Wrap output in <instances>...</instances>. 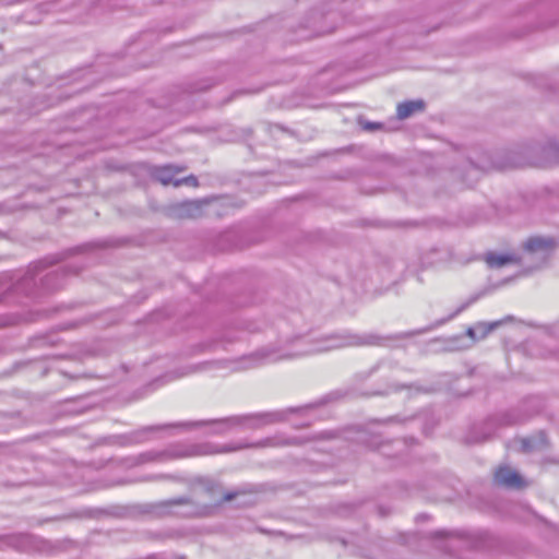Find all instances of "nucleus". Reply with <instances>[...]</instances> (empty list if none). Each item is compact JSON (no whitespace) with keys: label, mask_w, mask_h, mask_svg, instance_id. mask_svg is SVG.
Instances as JSON below:
<instances>
[{"label":"nucleus","mask_w":559,"mask_h":559,"mask_svg":"<svg viewBox=\"0 0 559 559\" xmlns=\"http://www.w3.org/2000/svg\"><path fill=\"white\" fill-rule=\"evenodd\" d=\"M373 337L372 336H358V335H346L342 337H331L328 338L319 346H316L312 349L306 350V352H295V353H285V354H278L277 352L273 349H261L254 353L249 359L250 362L247 365V367H257L266 362H275L282 359H289V358H296L304 356L306 354L311 353H321L330 349L341 348L345 346H360V345H369L373 344Z\"/></svg>","instance_id":"1"},{"label":"nucleus","mask_w":559,"mask_h":559,"mask_svg":"<svg viewBox=\"0 0 559 559\" xmlns=\"http://www.w3.org/2000/svg\"><path fill=\"white\" fill-rule=\"evenodd\" d=\"M555 248L556 241L549 237H531L523 243V249L536 255L543 264L547 262Z\"/></svg>","instance_id":"2"},{"label":"nucleus","mask_w":559,"mask_h":559,"mask_svg":"<svg viewBox=\"0 0 559 559\" xmlns=\"http://www.w3.org/2000/svg\"><path fill=\"white\" fill-rule=\"evenodd\" d=\"M183 169L179 167H175L171 165H167L164 167H159L154 171V177L163 185H173L175 187L181 185H191L197 186L198 180L194 176H188L182 179L176 178V176L181 173Z\"/></svg>","instance_id":"3"},{"label":"nucleus","mask_w":559,"mask_h":559,"mask_svg":"<svg viewBox=\"0 0 559 559\" xmlns=\"http://www.w3.org/2000/svg\"><path fill=\"white\" fill-rule=\"evenodd\" d=\"M496 484L509 488H522L526 486L524 478L510 466H500L495 473Z\"/></svg>","instance_id":"4"},{"label":"nucleus","mask_w":559,"mask_h":559,"mask_svg":"<svg viewBox=\"0 0 559 559\" xmlns=\"http://www.w3.org/2000/svg\"><path fill=\"white\" fill-rule=\"evenodd\" d=\"M206 201H187L173 209V215L178 218H195L202 214V206Z\"/></svg>","instance_id":"5"},{"label":"nucleus","mask_w":559,"mask_h":559,"mask_svg":"<svg viewBox=\"0 0 559 559\" xmlns=\"http://www.w3.org/2000/svg\"><path fill=\"white\" fill-rule=\"evenodd\" d=\"M502 321H493L490 323L487 322H478L474 326L467 330V335L475 340L479 341L485 338L489 333H491L495 329L500 326Z\"/></svg>","instance_id":"6"},{"label":"nucleus","mask_w":559,"mask_h":559,"mask_svg":"<svg viewBox=\"0 0 559 559\" xmlns=\"http://www.w3.org/2000/svg\"><path fill=\"white\" fill-rule=\"evenodd\" d=\"M424 106L425 104L423 100H411L402 103L397 106V117L400 119H406L415 112L421 111Z\"/></svg>","instance_id":"7"},{"label":"nucleus","mask_w":559,"mask_h":559,"mask_svg":"<svg viewBox=\"0 0 559 559\" xmlns=\"http://www.w3.org/2000/svg\"><path fill=\"white\" fill-rule=\"evenodd\" d=\"M486 262L491 267H501L508 263H516L519 262V259L515 254H497V253H489L486 257Z\"/></svg>","instance_id":"8"},{"label":"nucleus","mask_w":559,"mask_h":559,"mask_svg":"<svg viewBox=\"0 0 559 559\" xmlns=\"http://www.w3.org/2000/svg\"><path fill=\"white\" fill-rule=\"evenodd\" d=\"M545 152L547 155H549L551 158L559 163V141L549 143L545 147Z\"/></svg>","instance_id":"9"},{"label":"nucleus","mask_w":559,"mask_h":559,"mask_svg":"<svg viewBox=\"0 0 559 559\" xmlns=\"http://www.w3.org/2000/svg\"><path fill=\"white\" fill-rule=\"evenodd\" d=\"M231 499H233L231 495L226 496V500H231Z\"/></svg>","instance_id":"10"},{"label":"nucleus","mask_w":559,"mask_h":559,"mask_svg":"<svg viewBox=\"0 0 559 559\" xmlns=\"http://www.w3.org/2000/svg\"><path fill=\"white\" fill-rule=\"evenodd\" d=\"M530 445L524 441V448H528Z\"/></svg>","instance_id":"11"}]
</instances>
